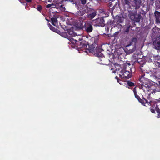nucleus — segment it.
<instances>
[{"instance_id": "f8f14e48", "label": "nucleus", "mask_w": 160, "mask_h": 160, "mask_svg": "<svg viewBox=\"0 0 160 160\" xmlns=\"http://www.w3.org/2000/svg\"><path fill=\"white\" fill-rule=\"evenodd\" d=\"M56 7L57 8L59 9L62 11H64L65 10V8L63 7V5L61 4L60 6L58 5V6H56Z\"/></svg>"}, {"instance_id": "393cba45", "label": "nucleus", "mask_w": 160, "mask_h": 160, "mask_svg": "<svg viewBox=\"0 0 160 160\" xmlns=\"http://www.w3.org/2000/svg\"><path fill=\"white\" fill-rule=\"evenodd\" d=\"M54 1V0H49L48 1V2H53Z\"/></svg>"}, {"instance_id": "c756f323", "label": "nucleus", "mask_w": 160, "mask_h": 160, "mask_svg": "<svg viewBox=\"0 0 160 160\" xmlns=\"http://www.w3.org/2000/svg\"><path fill=\"white\" fill-rule=\"evenodd\" d=\"M112 73H115V71H113V72H112Z\"/></svg>"}, {"instance_id": "1a4fd4ad", "label": "nucleus", "mask_w": 160, "mask_h": 160, "mask_svg": "<svg viewBox=\"0 0 160 160\" xmlns=\"http://www.w3.org/2000/svg\"><path fill=\"white\" fill-rule=\"evenodd\" d=\"M58 20L55 18H51V21L52 24L54 26L58 27Z\"/></svg>"}, {"instance_id": "f257e3e1", "label": "nucleus", "mask_w": 160, "mask_h": 160, "mask_svg": "<svg viewBox=\"0 0 160 160\" xmlns=\"http://www.w3.org/2000/svg\"><path fill=\"white\" fill-rule=\"evenodd\" d=\"M76 26L80 29H84L88 33L91 32L93 30L92 23L89 21H87L85 22L84 25H83V23L81 22L78 23Z\"/></svg>"}, {"instance_id": "39448f33", "label": "nucleus", "mask_w": 160, "mask_h": 160, "mask_svg": "<svg viewBox=\"0 0 160 160\" xmlns=\"http://www.w3.org/2000/svg\"><path fill=\"white\" fill-rule=\"evenodd\" d=\"M119 73V76L122 78H125L127 79L131 76L129 71H126L124 69L121 70Z\"/></svg>"}, {"instance_id": "6ab92c4d", "label": "nucleus", "mask_w": 160, "mask_h": 160, "mask_svg": "<svg viewBox=\"0 0 160 160\" xmlns=\"http://www.w3.org/2000/svg\"><path fill=\"white\" fill-rule=\"evenodd\" d=\"M88 12V10H87L86 9H84L83 11H82V14H81V15H83L84 13H87Z\"/></svg>"}, {"instance_id": "4468645a", "label": "nucleus", "mask_w": 160, "mask_h": 160, "mask_svg": "<svg viewBox=\"0 0 160 160\" xmlns=\"http://www.w3.org/2000/svg\"><path fill=\"white\" fill-rule=\"evenodd\" d=\"M152 110H159L158 106L157 104H154L153 106Z\"/></svg>"}, {"instance_id": "473e14b6", "label": "nucleus", "mask_w": 160, "mask_h": 160, "mask_svg": "<svg viewBox=\"0 0 160 160\" xmlns=\"http://www.w3.org/2000/svg\"><path fill=\"white\" fill-rule=\"evenodd\" d=\"M78 40H81V39H80V38H79V39H78Z\"/></svg>"}, {"instance_id": "6e6552de", "label": "nucleus", "mask_w": 160, "mask_h": 160, "mask_svg": "<svg viewBox=\"0 0 160 160\" xmlns=\"http://www.w3.org/2000/svg\"><path fill=\"white\" fill-rule=\"evenodd\" d=\"M70 42L72 44L74 45L75 46L78 47V42L77 38L75 37L74 38H71L70 40Z\"/></svg>"}, {"instance_id": "423d86ee", "label": "nucleus", "mask_w": 160, "mask_h": 160, "mask_svg": "<svg viewBox=\"0 0 160 160\" xmlns=\"http://www.w3.org/2000/svg\"><path fill=\"white\" fill-rule=\"evenodd\" d=\"M96 26L103 27L105 25V21L103 18H100L95 20Z\"/></svg>"}, {"instance_id": "b1692460", "label": "nucleus", "mask_w": 160, "mask_h": 160, "mask_svg": "<svg viewBox=\"0 0 160 160\" xmlns=\"http://www.w3.org/2000/svg\"><path fill=\"white\" fill-rule=\"evenodd\" d=\"M81 1L82 4H86V0H81Z\"/></svg>"}, {"instance_id": "f3484780", "label": "nucleus", "mask_w": 160, "mask_h": 160, "mask_svg": "<svg viewBox=\"0 0 160 160\" xmlns=\"http://www.w3.org/2000/svg\"><path fill=\"white\" fill-rule=\"evenodd\" d=\"M68 34L71 37L75 36V34L72 31H70L68 32Z\"/></svg>"}, {"instance_id": "dca6fc26", "label": "nucleus", "mask_w": 160, "mask_h": 160, "mask_svg": "<svg viewBox=\"0 0 160 160\" xmlns=\"http://www.w3.org/2000/svg\"><path fill=\"white\" fill-rule=\"evenodd\" d=\"M151 112L153 113H155V111H151ZM158 113V118H160V111H156Z\"/></svg>"}, {"instance_id": "2f4dec72", "label": "nucleus", "mask_w": 160, "mask_h": 160, "mask_svg": "<svg viewBox=\"0 0 160 160\" xmlns=\"http://www.w3.org/2000/svg\"><path fill=\"white\" fill-rule=\"evenodd\" d=\"M159 101L160 102V98L159 99Z\"/></svg>"}, {"instance_id": "f704fd0d", "label": "nucleus", "mask_w": 160, "mask_h": 160, "mask_svg": "<svg viewBox=\"0 0 160 160\" xmlns=\"http://www.w3.org/2000/svg\"><path fill=\"white\" fill-rule=\"evenodd\" d=\"M159 37V38H160V36Z\"/></svg>"}, {"instance_id": "20e7f679", "label": "nucleus", "mask_w": 160, "mask_h": 160, "mask_svg": "<svg viewBox=\"0 0 160 160\" xmlns=\"http://www.w3.org/2000/svg\"><path fill=\"white\" fill-rule=\"evenodd\" d=\"M134 94L135 97L138 100L139 102L144 106H147L149 105V103L148 102L147 100L145 99H142L140 98L139 96L137 94L136 88H135L133 90Z\"/></svg>"}, {"instance_id": "4be33fe9", "label": "nucleus", "mask_w": 160, "mask_h": 160, "mask_svg": "<svg viewBox=\"0 0 160 160\" xmlns=\"http://www.w3.org/2000/svg\"><path fill=\"white\" fill-rule=\"evenodd\" d=\"M42 8V7H41V6L40 5H38V6L37 9L38 11H40L41 10Z\"/></svg>"}, {"instance_id": "7ed1b4c3", "label": "nucleus", "mask_w": 160, "mask_h": 160, "mask_svg": "<svg viewBox=\"0 0 160 160\" xmlns=\"http://www.w3.org/2000/svg\"><path fill=\"white\" fill-rule=\"evenodd\" d=\"M136 41L137 39L136 38H133L131 40L130 44L126 46V52L127 53L129 54L135 51V48L133 47V46H132V48L131 49L129 48V47L131 45H133V44L135 45L136 42Z\"/></svg>"}, {"instance_id": "aec40b11", "label": "nucleus", "mask_w": 160, "mask_h": 160, "mask_svg": "<svg viewBox=\"0 0 160 160\" xmlns=\"http://www.w3.org/2000/svg\"><path fill=\"white\" fill-rule=\"evenodd\" d=\"M49 26L50 29L51 30H52V31H55V28H54L52 26H51L50 25H49Z\"/></svg>"}, {"instance_id": "bb28decb", "label": "nucleus", "mask_w": 160, "mask_h": 160, "mask_svg": "<svg viewBox=\"0 0 160 160\" xmlns=\"http://www.w3.org/2000/svg\"><path fill=\"white\" fill-rule=\"evenodd\" d=\"M27 2H30L31 1V0H25Z\"/></svg>"}, {"instance_id": "f03ea898", "label": "nucleus", "mask_w": 160, "mask_h": 160, "mask_svg": "<svg viewBox=\"0 0 160 160\" xmlns=\"http://www.w3.org/2000/svg\"><path fill=\"white\" fill-rule=\"evenodd\" d=\"M128 16L132 20L137 22L140 21L141 16L138 14L136 12L129 11Z\"/></svg>"}, {"instance_id": "72a5a7b5", "label": "nucleus", "mask_w": 160, "mask_h": 160, "mask_svg": "<svg viewBox=\"0 0 160 160\" xmlns=\"http://www.w3.org/2000/svg\"><path fill=\"white\" fill-rule=\"evenodd\" d=\"M129 28V27H128V29ZM128 30H127V31H128Z\"/></svg>"}, {"instance_id": "5701e85b", "label": "nucleus", "mask_w": 160, "mask_h": 160, "mask_svg": "<svg viewBox=\"0 0 160 160\" xmlns=\"http://www.w3.org/2000/svg\"><path fill=\"white\" fill-rule=\"evenodd\" d=\"M54 5L52 3L51 4H48L47 6V8H48L51 7V6H54Z\"/></svg>"}, {"instance_id": "9d476101", "label": "nucleus", "mask_w": 160, "mask_h": 160, "mask_svg": "<svg viewBox=\"0 0 160 160\" xmlns=\"http://www.w3.org/2000/svg\"><path fill=\"white\" fill-rule=\"evenodd\" d=\"M156 17V20L157 22L160 23V12H156L155 13Z\"/></svg>"}, {"instance_id": "a878e982", "label": "nucleus", "mask_w": 160, "mask_h": 160, "mask_svg": "<svg viewBox=\"0 0 160 160\" xmlns=\"http://www.w3.org/2000/svg\"><path fill=\"white\" fill-rule=\"evenodd\" d=\"M118 22H122V21L121 20V19H120V20H119L118 21Z\"/></svg>"}, {"instance_id": "412c9836", "label": "nucleus", "mask_w": 160, "mask_h": 160, "mask_svg": "<svg viewBox=\"0 0 160 160\" xmlns=\"http://www.w3.org/2000/svg\"><path fill=\"white\" fill-rule=\"evenodd\" d=\"M125 3L126 4L129 5L130 4V0H124Z\"/></svg>"}, {"instance_id": "7c9ffc66", "label": "nucleus", "mask_w": 160, "mask_h": 160, "mask_svg": "<svg viewBox=\"0 0 160 160\" xmlns=\"http://www.w3.org/2000/svg\"><path fill=\"white\" fill-rule=\"evenodd\" d=\"M115 78H116L118 79V77H116Z\"/></svg>"}, {"instance_id": "ddd939ff", "label": "nucleus", "mask_w": 160, "mask_h": 160, "mask_svg": "<svg viewBox=\"0 0 160 160\" xmlns=\"http://www.w3.org/2000/svg\"><path fill=\"white\" fill-rule=\"evenodd\" d=\"M145 78L143 77L142 76L139 79V81L141 82V84H142L145 83Z\"/></svg>"}, {"instance_id": "c85d7f7f", "label": "nucleus", "mask_w": 160, "mask_h": 160, "mask_svg": "<svg viewBox=\"0 0 160 160\" xmlns=\"http://www.w3.org/2000/svg\"><path fill=\"white\" fill-rule=\"evenodd\" d=\"M118 82L120 84H121V82H119L118 80Z\"/></svg>"}, {"instance_id": "2eb2a0df", "label": "nucleus", "mask_w": 160, "mask_h": 160, "mask_svg": "<svg viewBox=\"0 0 160 160\" xmlns=\"http://www.w3.org/2000/svg\"><path fill=\"white\" fill-rule=\"evenodd\" d=\"M79 46H80L79 47L80 48H87V45L83 43H81Z\"/></svg>"}, {"instance_id": "0eeeda50", "label": "nucleus", "mask_w": 160, "mask_h": 160, "mask_svg": "<svg viewBox=\"0 0 160 160\" xmlns=\"http://www.w3.org/2000/svg\"><path fill=\"white\" fill-rule=\"evenodd\" d=\"M153 45L155 49L158 50L160 49V39L159 37L157 38L153 42Z\"/></svg>"}, {"instance_id": "cd10ccee", "label": "nucleus", "mask_w": 160, "mask_h": 160, "mask_svg": "<svg viewBox=\"0 0 160 160\" xmlns=\"http://www.w3.org/2000/svg\"><path fill=\"white\" fill-rule=\"evenodd\" d=\"M103 51V50H102V49H99V52H101V51Z\"/></svg>"}, {"instance_id": "9b49d317", "label": "nucleus", "mask_w": 160, "mask_h": 160, "mask_svg": "<svg viewBox=\"0 0 160 160\" xmlns=\"http://www.w3.org/2000/svg\"><path fill=\"white\" fill-rule=\"evenodd\" d=\"M96 13L95 12H93L92 14L87 15V16L91 19L93 18L96 15Z\"/></svg>"}, {"instance_id": "a211bd4d", "label": "nucleus", "mask_w": 160, "mask_h": 160, "mask_svg": "<svg viewBox=\"0 0 160 160\" xmlns=\"http://www.w3.org/2000/svg\"><path fill=\"white\" fill-rule=\"evenodd\" d=\"M127 83L128 85L130 86H132L134 85V83L130 81H128L127 82Z\"/></svg>"}]
</instances>
